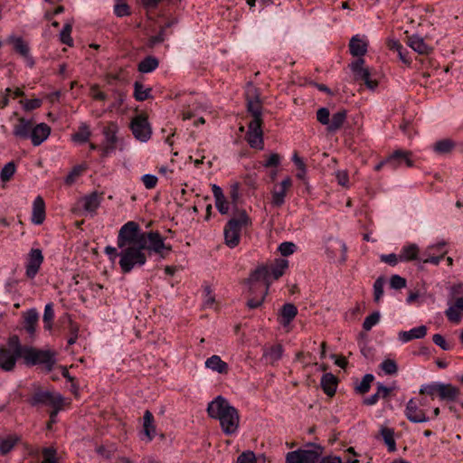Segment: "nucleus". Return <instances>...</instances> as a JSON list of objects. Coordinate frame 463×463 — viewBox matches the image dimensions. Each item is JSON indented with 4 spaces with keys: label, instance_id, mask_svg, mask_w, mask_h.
Masks as SVG:
<instances>
[{
    "label": "nucleus",
    "instance_id": "nucleus-56",
    "mask_svg": "<svg viewBox=\"0 0 463 463\" xmlns=\"http://www.w3.org/2000/svg\"><path fill=\"white\" fill-rule=\"evenodd\" d=\"M407 285L406 279L399 275H392L390 279V286L394 289H402Z\"/></svg>",
    "mask_w": 463,
    "mask_h": 463
},
{
    "label": "nucleus",
    "instance_id": "nucleus-26",
    "mask_svg": "<svg viewBox=\"0 0 463 463\" xmlns=\"http://www.w3.org/2000/svg\"><path fill=\"white\" fill-rule=\"evenodd\" d=\"M338 383V379L336 376H335L333 373H325L320 382V385L324 392L329 396L332 397L335 395L336 392V387Z\"/></svg>",
    "mask_w": 463,
    "mask_h": 463
},
{
    "label": "nucleus",
    "instance_id": "nucleus-45",
    "mask_svg": "<svg viewBox=\"0 0 463 463\" xmlns=\"http://www.w3.org/2000/svg\"><path fill=\"white\" fill-rule=\"evenodd\" d=\"M15 165L14 162H9L2 168L0 172V178L3 182H8L15 173Z\"/></svg>",
    "mask_w": 463,
    "mask_h": 463
},
{
    "label": "nucleus",
    "instance_id": "nucleus-5",
    "mask_svg": "<svg viewBox=\"0 0 463 463\" xmlns=\"http://www.w3.org/2000/svg\"><path fill=\"white\" fill-rule=\"evenodd\" d=\"M22 358V343L17 335L7 338L6 345H0V370L12 372L18 359Z\"/></svg>",
    "mask_w": 463,
    "mask_h": 463
},
{
    "label": "nucleus",
    "instance_id": "nucleus-58",
    "mask_svg": "<svg viewBox=\"0 0 463 463\" xmlns=\"http://www.w3.org/2000/svg\"><path fill=\"white\" fill-rule=\"evenodd\" d=\"M20 103L23 105L24 109L27 111L36 109L41 107L42 100L39 99L20 100Z\"/></svg>",
    "mask_w": 463,
    "mask_h": 463
},
{
    "label": "nucleus",
    "instance_id": "nucleus-42",
    "mask_svg": "<svg viewBox=\"0 0 463 463\" xmlns=\"http://www.w3.org/2000/svg\"><path fill=\"white\" fill-rule=\"evenodd\" d=\"M440 383H430L422 385L420 389V396H429L430 400H434L439 395Z\"/></svg>",
    "mask_w": 463,
    "mask_h": 463
},
{
    "label": "nucleus",
    "instance_id": "nucleus-17",
    "mask_svg": "<svg viewBox=\"0 0 463 463\" xmlns=\"http://www.w3.org/2000/svg\"><path fill=\"white\" fill-rule=\"evenodd\" d=\"M43 262V255L40 249H32L28 254L26 264V276L33 279L38 273L42 263Z\"/></svg>",
    "mask_w": 463,
    "mask_h": 463
},
{
    "label": "nucleus",
    "instance_id": "nucleus-25",
    "mask_svg": "<svg viewBox=\"0 0 463 463\" xmlns=\"http://www.w3.org/2000/svg\"><path fill=\"white\" fill-rule=\"evenodd\" d=\"M368 43L359 35L352 37L349 43L350 53L353 56L362 58L367 52Z\"/></svg>",
    "mask_w": 463,
    "mask_h": 463
},
{
    "label": "nucleus",
    "instance_id": "nucleus-59",
    "mask_svg": "<svg viewBox=\"0 0 463 463\" xmlns=\"http://www.w3.org/2000/svg\"><path fill=\"white\" fill-rule=\"evenodd\" d=\"M145 187L146 189H153L156 186L157 184V177L154 175H144L141 178Z\"/></svg>",
    "mask_w": 463,
    "mask_h": 463
},
{
    "label": "nucleus",
    "instance_id": "nucleus-8",
    "mask_svg": "<svg viewBox=\"0 0 463 463\" xmlns=\"http://www.w3.org/2000/svg\"><path fill=\"white\" fill-rule=\"evenodd\" d=\"M307 447L309 449H299L288 452L285 463H317L323 454V447L315 443H309Z\"/></svg>",
    "mask_w": 463,
    "mask_h": 463
},
{
    "label": "nucleus",
    "instance_id": "nucleus-39",
    "mask_svg": "<svg viewBox=\"0 0 463 463\" xmlns=\"http://www.w3.org/2000/svg\"><path fill=\"white\" fill-rule=\"evenodd\" d=\"M91 136L90 127L86 123H81L79 126L78 131L71 136V139L78 143H86Z\"/></svg>",
    "mask_w": 463,
    "mask_h": 463
},
{
    "label": "nucleus",
    "instance_id": "nucleus-35",
    "mask_svg": "<svg viewBox=\"0 0 463 463\" xmlns=\"http://www.w3.org/2000/svg\"><path fill=\"white\" fill-rule=\"evenodd\" d=\"M247 109L248 111L251 114V120H258L260 121V123H262V105L260 99L257 96H254L251 99H250L249 97L247 98Z\"/></svg>",
    "mask_w": 463,
    "mask_h": 463
},
{
    "label": "nucleus",
    "instance_id": "nucleus-23",
    "mask_svg": "<svg viewBox=\"0 0 463 463\" xmlns=\"http://www.w3.org/2000/svg\"><path fill=\"white\" fill-rule=\"evenodd\" d=\"M33 121L20 118L17 124L14 126L13 134L21 139H27L30 137L33 128Z\"/></svg>",
    "mask_w": 463,
    "mask_h": 463
},
{
    "label": "nucleus",
    "instance_id": "nucleus-14",
    "mask_svg": "<svg viewBox=\"0 0 463 463\" xmlns=\"http://www.w3.org/2000/svg\"><path fill=\"white\" fill-rule=\"evenodd\" d=\"M405 415L407 419L415 423L426 422L429 420V417L426 414L425 409H423L418 399H411L405 409Z\"/></svg>",
    "mask_w": 463,
    "mask_h": 463
},
{
    "label": "nucleus",
    "instance_id": "nucleus-11",
    "mask_svg": "<svg viewBox=\"0 0 463 463\" xmlns=\"http://www.w3.org/2000/svg\"><path fill=\"white\" fill-rule=\"evenodd\" d=\"M130 128L134 137L142 142L147 141L152 134L147 118L142 114L136 116L132 119Z\"/></svg>",
    "mask_w": 463,
    "mask_h": 463
},
{
    "label": "nucleus",
    "instance_id": "nucleus-41",
    "mask_svg": "<svg viewBox=\"0 0 463 463\" xmlns=\"http://www.w3.org/2000/svg\"><path fill=\"white\" fill-rule=\"evenodd\" d=\"M151 88H145L139 81L134 83V98L137 101H144L151 98Z\"/></svg>",
    "mask_w": 463,
    "mask_h": 463
},
{
    "label": "nucleus",
    "instance_id": "nucleus-61",
    "mask_svg": "<svg viewBox=\"0 0 463 463\" xmlns=\"http://www.w3.org/2000/svg\"><path fill=\"white\" fill-rule=\"evenodd\" d=\"M432 341L434 342L435 345L439 346L444 351H448V350L451 349V345L449 343H447L445 338L439 334H435L432 336Z\"/></svg>",
    "mask_w": 463,
    "mask_h": 463
},
{
    "label": "nucleus",
    "instance_id": "nucleus-43",
    "mask_svg": "<svg viewBox=\"0 0 463 463\" xmlns=\"http://www.w3.org/2000/svg\"><path fill=\"white\" fill-rule=\"evenodd\" d=\"M53 318H54V311H53L52 304L49 303L44 307V313H43V322L45 329H47V330L52 329Z\"/></svg>",
    "mask_w": 463,
    "mask_h": 463
},
{
    "label": "nucleus",
    "instance_id": "nucleus-28",
    "mask_svg": "<svg viewBox=\"0 0 463 463\" xmlns=\"http://www.w3.org/2000/svg\"><path fill=\"white\" fill-rule=\"evenodd\" d=\"M298 315V308L294 304L287 303L282 306L279 314V323L286 326L290 324V322L296 317Z\"/></svg>",
    "mask_w": 463,
    "mask_h": 463
},
{
    "label": "nucleus",
    "instance_id": "nucleus-2",
    "mask_svg": "<svg viewBox=\"0 0 463 463\" xmlns=\"http://www.w3.org/2000/svg\"><path fill=\"white\" fill-rule=\"evenodd\" d=\"M207 413L210 418L219 420L221 429L225 435H232L238 430L239 411L224 397L219 395L209 402Z\"/></svg>",
    "mask_w": 463,
    "mask_h": 463
},
{
    "label": "nucleus",
    "instance_id": "nucleus-63",
    "mask_svg": "<svg viewBox=\"0 0 463 463\" xmlns=\"http://www.w3.org/2000/svg\"><path fill=\"white\" fill-rule=\"evenodd\" d=\"M445 252H441L439 256H433V255H426L425 257H421L420 259V261L423 263H432L434 265H438L440 260L443 259Z\"/></svg>",
    "mask_w": 463,
    "mask_h": 463
},
{
    "label": "nucleus",
    "instance_id": "nucleus-38",
    "mask_svg": "<svg viewBox=\"0 0 463 463\" xmlns=\"http://www.w3.org/2000/svg\"><path fill=\"white\" fill-rule=\"evenodd\" d=\"M159 65V61L154 56H147L143 59L137 66L138 71L142 73H149L155 71Z\"/></svg>",
    "mask_w": 463,
    "mask_h": 463
},
{
    "label": "nucleus",
    "instance_id": "nucleus-29",
    "mask_svg": "<svg viewBox=\"0 0 463 463\" xmlns=\"http://www.w3.org/2000/svg\"><path fill=\"white\" fill-rule=\"evenodd\" d=\"M408 45L420 54H429L432 47L427 44L419 35H411L408 38Z\"/></svg>",
    "mask_w": 463,
    "mask_h": 463
},
{
    "label": "nucleus",
    "instance_id": "nucleus-44",
    "mask_svg": "<svg viewBox=\"0 0 463 463\" xmlns=\"http://www.w3.org/2000/svg\"><path fill=\"white\" fill-rule=\"evenodd\" d=\"M18 439L14 436H9L6 439L0 440V452L2 455H5L10 452L15 444L17 443Z\"/></svg>",
    "mask_w": 463,
    "mask_h": 463
},
{
    "label": "nucleus",
    "instance_id": "nucleus-15",
    "mask_svg": "<svg viewBox=\"0 0 463 463\" xmlns=\"http://www.w3.org/2000/svg\"><path fill=\"white\" fill-rule=\"evenodd\" d=\"M262 123L258 120H250L249 123V130L246 135V139L249 145L257 149H263V132L261 129Z\"/></svg>",
    "mask_w": 463,
    "mask_h": 463
},
{
    "label": "nucleus",
    "instance_id": "nucleus-3",
    "mask_svg": "<svg viewBox=\"0 0 463 463\" xmlns=\"http://www.w3.org/2000/svg\"><path fill=\"white\" fill-rule=\"evenodd\" d=\"M267 277L268 271L264 268H258L247 279L249 291L251 295L247 301V306L250 308H257L262 305L269 288Z\"/></svg>",
    "mask_w": 463,
    "mask_h": 463
},
{
    "label": "nucleus",
    "instance_id": "nucleus-62",
    "mask_svg": "<svg viewBox=\"0 0 463 463\" xmlns=\"http://www.w3.org/2000/svg\"><path fill=\"white\" fill-rule=\"evenodd\" d=\"M237 463H257V460L253 452L247 451L238 457Z\"/></svg>",
    "mask_w": 463,
    "mask_h": 463
},
{
    "label": "nucleus",
    "instance_id": "nucleus-18",
    "mask_svg": "<svg viewBox=\"0 0 463 463\" xmlns=\"http://www.w3.org/2000/svg\"><path fill=\"white\" fill-rule=\"evenodd\" d=\"M102 199L103 193L94 191L81 197L80 202L82 203L83 210L89 213L91 216H94L100 206Z\"/></svg>",
    "mask_w": 463,
    "mask_h": 463
},
{
    "label": "nucleus",
    "instance_id": "nucleus-48",
    "mask_svg": "<svg viewBox=\"0 0 463 463\" xmlns=\"http://www.w3.org/2000/svg\"><path fill=\"white\" fill-rule=\"evenodd\" d=\"M384 279L379 277L373 283V299L378 303L383 295Z\"/></svg>",
    "mask_w": 463,
    "mask_h": 463
},
{
    "label": "nucleus",
    "instance_id": "nucleus-36",
    "mask_svg": "<svg viewBox=\"0 0 463 463\" xmlns=\"http://www.w3.org/2000/svg\"><path fill=\"white\" fill-rule=\"evenodd\" d=\"M288 267V261L285 259H278L275 260V263L270 267V270L267 269L268 271V279L269 276H272L274 279H279L285 272V270ZM269 283V281L268 280Z\"/></svg>",
    "mask_w": 463,
    "mask_h": 463
},
{
    "label": "nucleus",
    "instance_id": "nucleus-20",
    "mask_svg": "<svg viewBox=\"0 0 463 463\" xmlns=\"http://www.w3.org/2000/svg\"><path fill=\"white\" fill-rule=\"evenodd\" d=\"M51 128L45 123L33 126L30 138L33 146L41 145L50 136Z\"/></svg>",
    "mask_w": 463,
    "mask_h": 463
},
{
    "label": "nucleus",
    "instance_id": "nucleus-55",
    "mask_svg": "<svg viewBox=\"0 0 463 463\" xmlns=\"http://www.w3.org/2000/svg\"><path fill=\"white\" fill-rule=\"evenodd\" d=\"M460 308L457 307L456 304L452 307H449L446 310V316L448 319L453 323H458L460 321Z\"/></svg>",
    "mask_w": 463,
    "mask_h": 463
},
{
    "label": "nucleus",
    "instance_id": "nucleus-46",
    "mask_svg": "<svg viewBox=\"0 0 463 463\" xmlns=\"http://www.w3.org/2000/svg\"><path fill=\"white\" fill-rule=\"evenodd\" d=\"M43 461L42 463H58L57 451L54 448H44L42 450Z\"/></svg>",
    "mask_w": 463,
    "mask_h": 463
},
{
    "label": "nucleus",
    "instance_id": "nucleus-32",
    "mask_svg": "<svg viewBox=\"0 0 463 463\" xmlns=\"http://www.w3.org/2000/svg\"><path fill=\"white\" fill-rule=\"evenodd\" d=\"M460 394V391L458 387L453 386L449 383H440L439 398L442 401L454 402Z\"/></svg>",
    "mask_w": 463,
    "mask_h": 463
},
{
    "label": "nucleus",
    "instance_id": "nucleus-1",
    "mask_svg": "<svg viewBox=\"0 0 463 463\" xmlns=\"http://www.w3.org/2000/svg\"><path fill=\"white\" fill-rule=\"evenodd\" d=\"M117 242L118 247L135 245L147 248L148 250L159 254L161 258H165L172 250L170 245L165 244L164 239L158 232H142L139 224L133 221L126 222L120 228Z\"/></svg>",
    "mask_w": 463,
    "mask_h": 463
},
{
    "label": "nucleus",
    "instance_id": "nucleus-34",
    "mask_svg": "<svg viewBox=\"0 0 463 463\" xmlns=\"http://www.w3.org/2000/svg\"><path fill=\"white\" fill-rule=\"evenodd\" d=\"M421 259L420 257V249L416 244H408L402 248L400 251V261H412Z\"/></svg>",
    "mask_w": 463,
    "mask_h": 463
},
{
    "label": "nucleus",
    "instance_id": "nucleus-6",
    "mask_svg": "<svg viewBox=\"0 0 463 463\" xmlns=\"http://www.w3.org/2000/svg\"><path fill=\"white\" fill-rule=\"evenodd\" d=\"M118 248L120 249L118 264L122 273H129L135 268L142 267L146 262V255L143 250L147 248L135 245Z\"/></svg>",
    "mask_w": 463,
    "mask_h": 463
},
{
    "label": "nucleus",
    "instance_id": "nucleus-60",
    "mask_svg": "<svg viewBox=\"0 0 463 463\" xmlns=\"http://www.w3.org/2000/svg\"><path fill=\"white\" fill-rule=\"evenodd\" d=\"M381 261L387 263L391 266H395L400 261V254L391 253L383 254L380 256Z\"/></svg>",
    "mask_w": 463,
    "mask_h": 463
},
{
    "label": "nucleus",
    "instance_id": "nucleus-49",
    "mask_svg": "<svg viewBox=\"0 0 463 463\" xmlns=\"http://www.w3.org/2000/svg\"><path fill=\"white\" fill-rule=\"evenodd\" d=\"M380 320V313L375 311L365 317L363 323V328L365 331H370L373 326H375Z\"/></svg>",
    "mask_w": 463,
    "mask_h": 463
},
{
    "label": "nucleus",
    "instance_id": "nucleus-54",
    "mask_svg": "<svg viewBox=\"0 0 463 463\" xmlns=\"http://www.w3.org/2000/svg\"><path fill=\"white\" fill-rule=\"evenodd\" d=\"M317 120L320 124L325 125V126L327 127L329 125V120H330L329 109L327 108H320L319 109H317Z\"/></svg>",
    "mask_w": 463,
    "mask_h": 463
},
{
    "label": "nucleus",
    "instance_id": "nucleus-30",
    "mask_svg": "<svg viewBox=\"0 0 463 463\" xmlns=\"http://www.w3.org/2000/svg\"><path fill=\"white\" fill-rule=\"evenodd\" d=\"M346 118L347 112L345 109H340L334 113L330 118L329 125L327 126L326 130L330 133L336 132L344 126Z\"/></svg>",
    "mask_w": 463,
    "mask_h": 463
},
{
    "label": "nucleus",
    "instance_id": "nucleus-40",
    "mask_svg": "<svg viewBox=\"0 0 463 463\" xmlns=\"http://www.w3.org/2000/svg\"><path fill=\"white\" fill-rule=\"evenodd\" d=\"M384 443L388 447V450L393 452L396 450V443L394 439V431L392 429L382 426L380 430Z\"/></svg>",
    "mask_w": 463,
    "mask_h": 463
},
{
    "label": "nucleus",
    "instance_id": "nucleus-12",
    "mask_svg": "<svg viewBox=\"0 0 463 463\" xmlns=\"http://www.w3.org/2000/svg\"><path fill=\"white\" fill-rule=\"evenodd\" d=\"M364 65V60L363 58H358L350 64V68L354 75V80H363L367 88L373 90L377 87L378 82L377 80H371L370 71L368 68H365Z\"/></svg>",
    "mask_w": 463,
    "mask_h": 463
},
{
    "label": "nucleus",
    "instance_id": "nucleus-16",
    "mask_svg": "<svg viewBox=\"0 0 463 463\" xmlns=\"http://www.w3.org/2000/svg\"><path fill=\"white\" fill-rule=\"evenodd\" d=\"M291 186L292 180L288 176L273 188L271 192V203L273 206L279 208L284 204L285 197Z\"/></svg>",
    "mask_w": 463,
    "mask_h": 463
},
{
    "label": "nucleus",
    "instance_id": "nucleus-31",
    "mask_svg": "<svg viewBox=\"0 0 463 463\" xmlns=\"http://www.w3.org/2000/svg\"><path fill=\"white\" fill-rule=\"evenodd\" d=\"M427 334V327L425 326H420L418 327H414L409 331H402L399 333V339L407 343L413 339H420L423 338Z\"/></svg>",
    "mask_w": 463,
    "mask_h": 463
},
{
    "label": "nucleus",
    "instance_id": "nucleus-22",
    "mask_svg": "<svg viewBox=\"0 0 463 463\" xmlns=\"http://www.w3.org/2000/svg\"><path fill=\"white\" fill-rule=\"evenodd\" d=\"M45 220V203L42 196H37L33 203L32 222L42 224Z\"/></svg>",
    "mask_w": 463,
    "mask_h": 463
},
{
    "label": "nucleus",
    "instance_id": "nucleus-52",
    "mask_svg": "<svg viewBox=\"0 0 463 463\" xmlns=\"http://www.w3.org/2000/svg\"><path fill=\"white\" fill-rule=\"evenodd\" d=\"M381 368L386 374H395L398 371V366L394 360L392 359H386L384 360L382 364Z\"/></svg>",
    "mask_w": 463,
    "mask_h": 463
},
{
    "label": "nucleus",
    "instance_id": "nucleus-21",
    "mask_svg": "<svg viewBox=\"0 0 463 463\" xmlns=\"http://www.w3.org/2000/svg\"><path fill=\"white\" fill-rule=\"evenodd\" d=\"M10 41L14 44V50L27 61L30 67H33L34 65V61L30 55V48L28 43L21 37H14Z\"/></svg>",
    "mask_w": 463,
    "mask_h": 463
},
{
    "label": "nucleus",
    "instance_id": "nucleus-7",
    "mask_svg": "<svg viewBox=\"0 0 463 463\" xmlns=\"http://www.w3.org/2000/svg\"><path fill=\"white\" fill-rule=\"evenodd\" d=\"M22 359L26 365L43 364L51 371L55 364L54 353L22 345Z\"/></svg>",
    "mask_w": 463,
    "mask_h": 463
},
{
    "label": "nucleus",
    "instance_id": "nucleus-19",
    "mask_svg": "<svg viewBox=\"0 0 463 463\" xmlns=\"http://www.w3.org/2000/svg\"><path fill=\"white\" fill-rule=\"evenodd\" d=\"M23 325L30 337H33L36 332V326L39 320V315L36 309L32 308L23 313Z\"/></svg>",
    "mask_w": 463,
    "mask_h": 463
},
{
    "label": "nucleus",
    "instance_id": "nucleus-47",
    "mask_svg": "<svg viewBox=\"0 0 463 463\" xmlns=\"http://www.w3.org/2000/svg\"><path fill=\"white\" fill-rule=\"evenodd\" d=\"M373 380H374V377L373 374H370V373L365 374L363 377L359 385L356 387L357 392L362 394H364L367 392H369L371 383H373Z\"/></svg>",
    "mask_w": 463,
    "mask_h": 463
},
{
    "label": "nucleus",
    "instance_id": "nucleus-13",
    "mask_svg": "<svg viewBox=\"0 0 463 463\" xmlns=\"http://www.w3.org/2000/svg\"><path fill=\"white\" fill-rule=\"evenodd\" d=\"M403 157L406 159V166L411 167L413 166V161L411 159L412 153L411 151H405V150H395L392 154H391L386 159L381 161L374 166V170L376 172H379L383 165H389L392 169L399 168V162L398 159Z\"/></svg>",
    "mask_w": 463,
    "mask_h": 463
},
{
    "label": "nucleus",
    "instance_id": "nucleus-24",
    "mask_svg": "<svg viewBox=\"0 0 463 463\" xmlns=\"http://www.w3.org/2000/svg\"><path fill=\"white\" fill-rule=\"evenodd\" d=\"M204 364L206 368L220 374H227L229 373L228 364L222 361V358L217 354H213L207 358Z\"/></svg>",
    "mask_w": 463,
    "mask_h": 463
},
{
    "label": "nucleus",
    "instance_id": "nucleus-50",
    "mask_svg": "<svg viewBox=\"0 0 463 463\" xmlns=\"http://www.w3.org/2000/svg\"><path fill=\"white\" fill-rule=\"evenodd\" d=\"M71 31H72V26L70 24H66L61 32V43L64 44H67L69 46L73 45V40L71 36Z\"/></svg>",
    "mask_w": 463,
    "mask_h": 463
},
{
    "label": "nucleus",
    "instance_id": "nucleus-37",
    "mask_svg": "<svg viewBox=\"0 0 463 463\" xmlns=\"http://www.w3.org/2000/svg\"><path fill=\"white\" fill-rule=\"evenodd\" d=\"M455 142L450 138L440 139L433 144V150L439 155H447L452 152Z\"/></svg>",
    "mask_w": 463,
    "mask_h": 463
},
{
    "label": "nucleus",
    "instance_id": "nucleus-51",
    "mask_svg": "<svg viewBox=\"0 0 463 463\" xmlns=\"http://www.w3.org/2000/svg\"><path fill=\"white\" fill-rule=\"evenodd\" d=\"M114 12L118 17L127 16L130 14L129 6L124 0H118L114 7Z\"/></svg>",
    "mask_w": 463,
    "mask_h": 463
},
{
    "label": "nucleus",
    "instance_id": "nucleus-53",
    "mask_svg": "<svg viewBox=\"0 0 463 463\" xmlns=\"http://www.w3.org/2000/svg\"><path fill=\"white\" fill-rule=\"evenodd\" d=\"M90 96L99 101H105L108 98L107 94L100 90L99 86L97 84H94L90 89Z\"/></svg>",
    "mask_w": 463,
    "mask_h": 463
},
{
    "label": "nucleus",
    "instance_id": "nucleus-57",
    "mask_svg": "<svg viewBox=\"0 0 463 463\" xmlns=\"http://www.w3.org/2000/svg\"><path fill=\"white\" fill-rule=\"evenodd\" d=\"M279 250L282 256H288L295 252L296 245L293 242L285 241L279 246Z\"/></svg>",
    "mask_w": 463,
    "mask_h": 463
},
{
    "label": "nucleus",
    "instance_id": "nucleus-27",
    "mask_svg": "<svg viewBox=\"0 0 463 463\" xmlns=\"http://www.w3.org/2000/svg\"><path fill=\"white\" fill-rule=\"evenodd\" d=\"M143 420V432L146 438V441L150 442L155 438L156 430V425L154 424V416L152 412L146 410L144 412Z\"/></svg>",
    "mask_w": 463,
    "mask_h": 463
},
{
    "label": "nucleus",
    "instance_id": "nucleus-10",
    "mask_svg": "<svg viewBox=\"0 0 463 463\" xmlns=\"http://www.w3.org/2000/svg\"><path fill=\"white\" fill-rule=\"evenodd\" d=\"M118 132V126L117 123L110 121L103 128V135L105 137L104 143L101 147V156H108L115 151L118 143L117 134Z\"/></svg>",
    "mask_w": 463,
    "mask_h": 463
},
{
    "label": "nucleus",
    "instance_id": "nucleus-64",
    "mask_svg": "<svg viewBox=\"0 0 463 463\" xmlns=\"http://www.w3.org/2000/svg\"><path fill=\"white\" fill-rule=\"evenodd\" d=\"M280 163V156L279 154H271L269 158L267 159V161L263 164V165L266 167V168H269V167H276L279 165Z\"/></svg>",
    "mask_w": 463,
    "mask_h": 463
},
{
    "label": "nucleus",
    "instance_id": "nucleus-33",
    "mask_svg": "<svg viewBox=\"0 0 463 463\" xmlns=\"http://www.w3.org/2000/svg\"><path fill=\"white\" fill-rule=\"evenodd\" d=\"M282 354L283 346L280 344L265 347L263 350V358L270 364H274L280 360Z\"/></svg>",
    "mask_w": 463,
    "mask_h": 463
},
{
    "label": "nucleus",
    "instance_id": "nucleus-9",
    "mask_svg": "<svg viewBox=\"0 0 463 463\" xmlns=\"http://www.w3.org/2000/svg\"><path fill=\"white\" fill-rule=\"evenodd\" d=\"M32 406L46 405L52 408L63 409L65 406L64 398L56 392L36 391L29 401Z\"/></svg>",
    "mask_w": 463,
    "mask_h": 463
},
{
    "label": "nucleus",
    "instance_id": "nucleus-4",
    "mask_svg": "<svg viewBox=\"0 0 463 463\" xmlns=\"http://www.w3.org/2000/svg\"><path fill=\"white\" fill-rule=\"evenodd\" d=\"M251 225V220L247 213L242 210L230 219L224 226L223 235L225 244L233 249L239 245L241 241V232Z\"/></svg>",
    "mask_w": 463,
    "mask_h": 463
}]
</instances>
